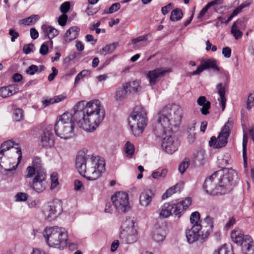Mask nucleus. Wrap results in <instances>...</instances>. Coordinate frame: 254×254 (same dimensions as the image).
Listing matches in <instances>:
<instances>
[{"label": "nucleus", "mask_w": 254, "mask_h": 254, "mask_svg": "<svg viewBox=\"0 0 254 254\" xmlns=\"http://www.w3.org/2000/svg\"><path fill=\"white\" fill-rule=\"evenodd\" d=\"M203 188L205 192L210 195H220L219 187L217 185V180L210 176L207 178L203 184Z\"/></svg>", "instance_id": "16"}, {"label": "nucleus", "mask_w": 254, "mask_h": 254, "mask_svg": "<svg viewBox=\"0 0 254 254\" xmlns=\"http://www.w3.org/2000/svg\"><path fill=\"white\" fill-rule=\"evenodd\" d=\"M17 88L13 85L3 86L0 88V96L2 98L11 96L17 92Z\"/></svg>", "instance_id": "28"}, {"label": "nucleus", "mask_w": 254, "mask_h": 254, "mask_svg": "<svg viewBox=\"0 0 254 254\" xmlns=\"http://www.w3.org/2000/svg\"><path fill=\"white\" fill-rule=\"evenodd\" d=\"M212 178H216L217 185L219 187L220 195L230 192L232 186L238 178L237 173L235 170L230 169H225L214 172L212 175Z\"/></svg>", "instance_id": "4"}, {"label": "nucleus", "mask_w": 254, "mask_h": 254, "mask_svg": "<svg viewBox=\"0 0 254 254\" xmlns=\"http://www.w3.org/2000/svg\"><path fill=\"white\" fill-rule=\"evenodd\" d=\"M73 115L64 113L60 116L55 125L56 135L64 139L71 138L74 135L75 123Z\"/></svg>", "instance_id": "3"}, {"label": "nucleus", "mask_w": 254, "mask_h": 254, "mask_svg": "<svg viewBox=\"0 0 254 254\" xmlns=\"http://www.w3.org/2000/svg\"><path fill=\"white\" fill-rule=\"evenodd\" d=\"M181 188V185L177 184L176 185L166 190L165 193L163 195L162 198L166 199L172 195L173 193L179 191Z\"/></svg>", "instance_id": "41"}, {"label": "nucleus", "mask_w": 254, "mask_h": 254, "mask_svg": "<svg viewBox=\"0 0 254 254\" xmlns=\"http://www.w3.org/2000/svg\"><path fill=\"white\" fill-rule=\"evenodd\" d=\"M170 71V68L164 69L163 68H157L154 70L149 71L147 74V77L149 79L150 84L155 85L158 78L163 76L166 73Z\"/></svg>", "instance_id": "17"}, {"label": "nucleus", "mask_w": 254, "mask_h": 254, "mask_svg": "<svg viewBox=\"0 0 254 254\" xmlns=\"http://www.w3.org/2000/svg\"><path fill=\"white\" fill-rule=\"evenodd\" d=\"M183 16V13L182 10L176 8L172 11L170 19L172 21H177L182 19Z\"/></svg>", "instance_id": "38"}, {"label": "nucleus", "mask_w": 254, "mask_h": 254, "mask_svg": "<svg viewBox=\"0 0 254 254\" xmlns=\"http://www.w3.org/2000/svg\"><path fill=\"white\" fill-rule=\"evenodd\" d=\"M231 238L234 243L240 245L244 241L245 236L240 229L235 228L231 233Z\"/></svg>", "instance_id": "27"}, {"label": "nucleus", "mask_w": 254, "mask_h": 254, "mask_svg": "<svg viewBox=\"0 0 254 254\" xmlns=\"http://www.w3.org/2000/svg\"><path fill=\"white\" fill-rule=\"evenodd\" d=\"M118 46V43H113L108 45L101 49L98 53L101 55H106L108 54L112 53Z\"/></svg>", "instance_id": "36"}, {"label": "nucleus", "mask_w": 254, "mask_h": 254, "mask_svg": "<svg viewBox=\"0 0 254 254\" xmlns=\"http://www.w3.org/2000/svg\"><path fill=\"white\" fill-rule=\"evenodd\" d=\"M73 117L78 126L87 131H93L105 117L103 106L98 100L81 101L73 107Z\"/></svg>", "instance_id": "1"}, {"label": "nucleus", "mask_w": 254, "mask_h": 254, "mask_svg": "<svg viewBox=\"0 0 254 254\" xmlns=\"http://www.w3.org/2000/svg\"><path fill=\"white\" fill-rule=\"evenodd\" d=\"M211 7L210 5V4H209L208 3L200 11L199 13L198 14L197 16L198 19H201L202 18L204 15L206 14V12L207 11L208 9Z\"/></svg>", "instance_id": "56"}, {"label": "nucleus", "mask_w": 254, "mask_h": 254, "mask_svg": "<svg viewBox=\"0 0 254 254\" xmlns=\"http://www.w3.org/2000/svg\"><path fill=\"white\" fill-rule=\"evenodd\" d=\"M212 68L219 72L220 71L219 67L216 64V61L214 59H208L203 62L197 68L196 70L192 72V75H197L200 74L204 69L208 68Z\"/></svg>", "instance_id": "20"}, {"label": "nucleus", "mask_w": 254, "mask_h": 254, "mask_svg": "<svg viewBox=\"0 0 254 254\" xmlns=\"http://www.w3.org/2000/svg\"><path fill=\"white\" fill-rule=\"evenodd\" d=\"M222 54L226 58H230L231 56V50L230 48L228 47L223 48L222 49Z\"/></svg>", "instance_id": "63"}, {"label": "nucleus", "mask_w": 254, "mask_h": 254, "mask_svg": "<svg viewBox=\"0 0 254 254\" xmlns=\"http://www.w3.org/2000/svg\"><path fill=\"white\" fill-rule=\"evenodd\" d=\"M37 170V173L40 172H46L44 169L42 167L41 159L37 157H35L33 159V166Z\"/></svg>", "instance_id": "40"}, {"label": "nucleus", "mask_w": 254, "mask_h": 254, "mask_svg": "<svg viewBox=\"0 0 254 254\" xmlns=\"http://www.w3.org/2000/svg\"><path fill=\"white\" fill-rule=\"evenodd\" d=\"M195 121H193L191 123L188 127V139L190 142L192 143L195 139V133L194 130L195 129Z\"/></svg>", "instance_id": "35"}, {"label": "nucleus", "mask_w": 254, "mask_h": 254, "mask_svg": "<svg viewBox=\"0 0 254 254\" xmlns=\"http://www.w3.org/2000/svg\"><path fill=\"white\" fill-rule=\"evenodd\" d=\"M180 141L172 131L169 132L163 139L162 142V147L163 149L168 154H172L176 151L180 146Z\"/></svg>", "instance_id": "10"}, {"label": "nucleus", "mask_w": 254, "mask_h": 254, "mask_svg": "<svg viewBox=\"0 0 254 254\" xmlns=\"http://www.w3.org/2000/svg\"><path fill=\"white\" fill-rule=\"evenodd\" d=\"M201 229L205 233V236H208L213 227V218L207 216L203 220L200 221Z\"/></svg>", "instance_id": "25"}, {"label": "nucleus", "mask_w": 254, "mask_h": 254, "mask_svg": "<svg viewBox=\"0 0 254 254\" xmlns=\"http://www.w3.org/2000/svg\"><path fill=\"white\" fill-rule=\"evenodd\" d=\"M51 189H54L59 184L57 173H55V172H53V173H52L51 175Z\"/></svg>", "instance_id": "48"}, {"label": "nucleus", "mask_w": 254, "mask_h": 254, "mask_svg": "<svg viewBox=\"0 0 254 254\" xmlns=\"http://www.w3.org/2000/svg\"><path fill=\"white\" fill-rule=\"evenodd\" d=\"M62 212L61 202L58 200L49 203L44 209L45 219L49 221L55 220Z\"/></svg>", "instance_id": "12"}, {"label": "nucleus", "mask_w": 254, "mask_h": 254, "mask_svg": "<svg viewBox=\"0 0 254 254\" xmlns=\"http://www.w3.org/2000/svg\"><path fill=\"white\" fill-rule=\"evenodd\" d=\"M175 209V205L174 203H164L158 210V213L159 217L161 219H165L169 217L171 215L174 214L173 211Z\"/></svg>", "instance_id": "21"}, {"label": "nucleus", "mask_w": 254, "mask_h": 254, "mask_svg": "<svg viewBox=\"0 0 254 254\" xmlns=\"http://www.w3.org/2000/svg\"><path fill=\"white\" fill-rule=\"evenodd\" d=\"M204 232L201 229L200 225H192L190 229L186 231V237L189 243H192L199 239H204L208 237L205 236Z\"/></svg>", "instance_id": "14"}, {"label": "nucleus", "mask_w": 254, "mask_h": 254, "mask_svg": "<svg viewBox=\"0 0 254 254\" xmlns=\"http://www.w3.org/2000/svg\"><path fill=\"white\" fill-rule=\"evenodd\" d=\"M16 201H24L27 199V195L24 192H18L15 195Z\"/></svg>", "instance_id": "53"}, {"label": "nucleus", "mask_w": 254, "mask_h": 254, "mask_svg": "<svg viewBox=\"0 0 254 254\" xmlns=\"http://www.w3.org/2000/svg\"><path fill=\"white\" fill-rule=\"evenodd\" d=\"M160 121L165 122L168 127H177L180 124L182 117V109L178 105H168L159 111L157 114Z\"/></svg>", "instance_id": "6"}, {"label": "nucleus", "mask_w": 254, "mask_h": 254, "mask_svg": "<svg viewBox=\"0 0 254 254\" xmlns=\"http://www.w3.org/2000/svg\"><path fill=\"white\" fill-rule=\"evenodd\" d=\"M52 73L49 74L48 76V79L49 81H53L55 76L58 74V70L57 69V68L55 67H52Z\"/></svg>", "instance_id": "61"}, {"label": "nucleus", "mask_w": 254, "mask_h": 254, "mask_svg": "<svg viewBox=\"0 0 254 254\" xmlns=\"http://www.w3.org/2000/svg\"><path fill=\"white\" fill-rule=\"evenodd\" d=\"M217 92L220 96V104L221 106L222 109L223 111L225 108L226 98L225 96V87L223 85L222 83H218L216 86Z\"/></svg>", "instance_id": "30"}, {"label": "nucleus", "mask_w": 254, "mask_h": 254, "mask_svg": "<svg viewBox=\"0 0 254 254\" xmlns=\"http://www.w3.org/2000/svg\"><path fill=\"white\" fill-rule=\"evenodd\" d=\"M43 234L50 247L61 249L66 246L67 234L64 228L58 226L46 227Z\"/></svg>", "instance_id": "5"}, {"label": "nucleus", "mask_w": 254, "mask_h": 254, "mask_svg": "<svg viewBox=\"0 0 254 254\" xmlns=\"http://www.w3.org/2000/svg\"><path fill=\"white\" fill-rule=\"evenodd\" d=\"M123 85L129 93H136L140 88V82L137 80L130 81Z\"/></svg>", "instance_id": "32"}, {"label": "nucleus", "mask_w": 254, "mask_h": 254, "mask_svg": "<svg viewBox=\"0 0 254 254\" xmlns=\"http://www.w3.org/2000/svg\"><path fill=\"white\" fill-rule=\"evenodd\" d=\"M112 201L118 212H126L130 209L128 195L126 192H117L112 197Z\"/></svg>", "instance_id": "9"}, {"label": "nucleus", "mask_w": 254, "mask_h": 254, "mask_svg": "<svg viewBox=\"0 0 254 254\" xmlns=\"http://www.w3.org/2000/svg\"><path fill=\"white\" fill-rule=\"evenodd\" d=\"M189 164L188 161H183L180 164V165L179 166V168H178L179 171H180V172L181 174L184 173L185 172V171H186V170L189 167Z\"/></svg>", "instance_id": "54"}, {"label": "nucleus", "mask_w": 254, "mask_h": 254, "mask_svg": "<svg viewBox=\"0 0 254 254\" xmlns=\"http://www.w3.org/2000/svg\"><path fill=\"white\" fill-rule=\"evenodd\" d=\"M23 117V111L20 109H16L14 111L13 119L15 122L20 121Z\"/></svg>", "instance_id": "47"}, {"label": "nucleus", "mask_w": 254, "mask_h": 254, "mask_svg": "<svg viewBox=\"0 0 254 254\" xmlns=\"http://www.w3.org/2000/svg\"><path fill=\"white\" fill-rule=\"evenodd\" d=\"M165 238V231L162 228H156L153 231V238L157 242H162Z\"/></svg>", "instance_id": "33"}, {"label": "nucleus", "mask_w": 254, "mask_h": 254, "mask_svg": "<svg viewBox=\"0 0 254 254\" xmlns=\"http://www.w3.org/2000/svg\"><path fill=\"white\" fill-rule=\"evenodd\" d=\"M41 29L44 36L48 37V39L51 40L59 34V31L54 27L47 24H43L41 26Z\"/></svg>", "instance_id": "26"}, {"label": "nucleus", "mask_w": 254, "mask_h": 254, "mask_svg": "<svg viewBox=\"0 0 254 254\" xmlns=\"http://www.w3.org/2000/svg\"><path fill=\"white\" fill-rule=\"evenodd\" d=\"M46 172H40L29 182L30 188L38 193L43 192L48 186Z\"/></svg>", "instance_id": "13"}, {"label": "nucleus", "mask_w": 254, "mask_h": 254, "mask_svg": "<svg viewBox=\"0 0 254 254\" xmlns=\"http://www.w3.org/2000/svg\"><path fill=\"white\" fill-rule=\"evenodd\" d=\"M152 130L156 136L160 138L168 134L169 132L173 131V128L171 127H168L165 122L160 121L159 117L157 116L156 122L153 125Z\"/></svg>", "instance_id": "15"}, {"label": "nucleus", "mask_w": 254, "mask_h": 254, "mask_svg": "<svg viewBox=\"0 0 254 254\" xmlns=\"http://www.w3.org/2000/svg\"><path fill=\"white\" fill-rule=\"evenodd\" d=\"M34 47V46L33 44H26L23 48V52L26 54H28L32 51Z\"/></svg>", "instance_id": "59"}, {"label": "nucleus", "mask_w": 254, "mask_h": 254, "mask_svg": "<svg viewBox=\"0 0 254 254\" xmlns=\"http://www.w3.org/2000/svg\"><path fill=\"white\" fill-rule=\"evenodd\" d=\"M191 198L188 197L182 201L174 203L175 209L174 210L173 213L175 217L180 218L184 211L191 205Z\"/></svg>", "instance_id": "18"}, {"label": "nucleus", "mask_w": 254, "mask_h": 254, "mask_svg": "<svg viewBox=\"0 0 254 254\" xmlns=\"http://www.w3.org/2000/svg\"><path fill=\"white\" fill-rule=\"evenodd\" d=\"M147 35H143L141 36H139L136 38L133 39L131 40V42L130 43V44H133V46L132 48L134 49H138L139 48V47L137 45V43L143 41H146L147 40Z\"/></svg>", "instance_id": "46"}, {"label": "nucleus", "mask_w": 254, "mask_h": 254, "mask_svg": "<svg viewBox=\"0 0 254 254\" xmlns=\"http://www.w3.org/2000/svg\"><path fill=\"white\" fill-rule=\"evenodd\" d=\"M174 4L173 3H169L167 4L166 6L162 7L161 9V11L162 14L164 15H165L167 13H168L169 11L174 7Z\"/></svg>", "instance_id": "55"}, {"label": "nucleus", "mask_w": 254, "mask_h": 254, "mask_svg": "<svg viewBox=\"0 0 254 254\" xmlns=\"http://www.w3.org/2000/svg\"><path fill=\"white\" fill-rule=\"evenodd\" d=\"M231 127V123L228 121L222 128L217 138L215 136L211 137L210 140L209 141V145L214 148L224 147L227 143V139L230 134Z\"/></svg>", "instance_id": "8"}, {"label": "nucleus", "mask_w": 254, "mask_h": 254, "mask_svg": "<svg viewBox=\"0 0 254 254\" xmlns=\"http://www.w3.org/2000/svg\"><path fill=\"white\" fill-rule=\"evenodd\" d=\"M128 124L135 136L142 134L147 124V113L144 108L141 106L134 108L128 119Z\"/></svg>", "instance_id": "7"}, {"label": "nucleus", "mask_w": 254, "mask_h": 254, "mask_svg": "<svg viewBox=\"0 0 254 254\" xmlns=\"http://www.w3.org/2000/svg\"><path fill=\"white\" fill-rule=\"evenodd\" d=\"M124 150L126 156L128 158H130L132 157L134 153V146L130 142L127 141L125 144Z\"/></svg>", "instance_id": "37"}, {"label": "nucleus", "mask_w": 254, "mask_h": 254, "mask_svg": "<svg viewBox=\"0 0 254 254\" xmlns=\"http://www.w3.org/2000/svg\"><path fill=\"white\" fill-rule=\"evenodd\" d=\"M120 239L125 244H132L137 240L136 229L122 231L120 235Z\"/></svg>", "instance_id": "19"}, {"label": "nucleus", "mask_w": 254, "mask_h": 254, "mask_svg": "<svg viewBox=\"0 0 254 254\" xmlns=\"http://www.w3.org/2000/svg\"><path fill=\"white\" fill-rule=\"evenodd\" d=\"M248 140L247 134L244 132L243 138V156L245 162L247 160V145Z\"/></svg>", "instance_id": "45"}, {"label": "nucleus", "mask_w": 254, "mask_h": 254, "mask_svg": "<svg viewBox=\"0 0 254 254\" xmlns=\"http://www.w3.org/2000/svg\"><path fill=\"white\" fill-rule=\"evenodd\" d=\"M154 194L150 189L144 190L140 194L139 197V203L142 206H148L151 201Z\"/></svg>", "instance_id": "23"}, {"label": "nucleus", "mask_w": 254, "mask_h": 254, "mask_svg": "<svg viewBox=\"0 0 254 254\" xmlns=\"http://www.w3.org/2000/svg\"><path fill=\"white\" fill-rule=\"evenodd\" d=\"M41 143L43 147H51L55 143L54 135L49 130H45L41 135Z\"/></svg>", "instance_id": "22"}, {"label": "nucleus", "mask_w": 254, "mask_h": 254, "mask_svg": "<svg viewBox=\"0 0 254 254\" xmlns=\"http://www.w3.org/2000/svg\"><path fill=\"white\" fill-rule=\"evenodd\" d=\"M55 104L53 98L44 99L42 101V106L43 108H45L51 104Z\"/></svg>", "instance_id": "64"}, {"label": "nucleus", "mask_w": 254, "mask_h": 254, "mask_svg": "<svg viewBox=\"0 0 254 254\" xmlns=\"http://www.w3.org/2000/svg\"><path fill=\"white\" fill-rule=\"evenodd\" d=\"M80 29L77 26H72L68 29L65 33L64 40L69 42L75 39L78 36Z\"/></svg>", "instance_id": "29"}, {"label": "nucleus", "mask_w": 254, "mask_h": 254, "mask_svg": "<svg viewBox=\"0 0 254 254\" xmlns=\"http://www.w3.org/2000/svg\"><path fill=\"white\" fill-rule=\"evenodd\" d=\"M236 218L234 217H231L229 221L226 223V224L225 225V227L226 229H228L232 227L235 223H236Z\"/></svg>", "instance_id": "62"}, {"label": "nucleus", "mask_w": 254, "mask_h": 254, "mask_svg": "<svg viewBox=\"0 0 254 254\" xmlns=\"http://www.w3.org/2000/svg\"><path fill=\"white\" fill-rule=\"evenodd\" d=\"M135 222L132 218H129L127 219L123 223L122 227L123 228V231L130 230L131 229H136L134 227Z\"/></svg>", "instance_id": "39"}, {"label": "nucleus", "mask_w": 254, "mask_h": 254, "mask_svg": "<svg viewBox=\"0 0 254 254\" xmlns=\"http://www.w3.org/2000/svg\"><path fill=\"white\" fill-rule=\"evenodd\" d=\"M200 214L197 211L192 212L190 216V221L192 225H200Z\"/></svg>", "instance_id": "44"}, {"label": "nucleus", "mask_w": 254, "mask_h": 254, "mask_svg": "<svg viewBox=\"0 0 254 254\" xmlns=\"http://www.w3.org/2000/svg\"><path fill=\"white\" fill-rule=\"evenodd\" d=\"M67 20V16L66 14L61 15L58 19V23L60 25L64 26L65 25Z\"/></svg>", "instance_id": "57"}, {"label": "nucleus", "mask_w": 254, "mask_h": 254, "mask_svg": "<svg viewBox=\"0 0 254 254\" xmlns=\"http://www.w3.org/2000/svg\"><path fill=\"white\" fill-rule=\"evenodd\" d=\"M213 254H234L232 249H228L226 244L215 250Z\"/></svg>", "instance_id": "43"}, {"label": "nucleus", "mask_w": 254, "mask_h": 254, "mask_svg": "<svg viewBox=\"0 0 254 254\" xmlns=\"http://www.w3.org/2000/svg\"><path fill=\"white\" fill-rule=\"evenodd\" d=\"M121 5L119 3H113L109 9V13H113L120 8Z\"/></svg>", "instance_id": "58"}, {"label": "nucleus", "mask_w": 254, "mask_h": 254, "mask_svg": "<svg viewBox=\"0 0 254 254\" xmlns=\"http://www.w3.org/2000/svg\"><path fill=\"white\" fill-rule=\"evenodd\" d=\"M39 70V67L36 65L32 64L27 68L26 73L30 75H33Z\"/></svg>", "instance_id": "51"}, {"label": "nucleus", "mask_w": 254, "mask_h": 254, "mask_svg": "<svg viewBox=\"0 0 254 254\" xmlns=\"http://www.w3.org/2000/svg\"><path fill=\"white\" fill-rule=\"evenodd\" d=\"M26 174L25 175V177L27 178H30L32 177L33 176H36L37 174V170L35 169L32 166H28L26 169Z\"/></svg>", "instance_id": "50"}, {"label": "nucleus", "mask_w": 254, "mask_h": 254, "mask_svg": "<svg viewBox=\"0 0 254 254\" xmlns=\"http://www.w3.org/2000/svg\"><path fill=\"white\" fill-rule=\"evenodd\" d=\"M12 148H15L16 149V152L18 154V157L17 158L18 162L16 165L13 166L11 169H5V170L8 172L15 170L17 167V165L20 163L22 158L21 150L20 148L18 147V145L17 144L14 143V142L11 140L5 141L0 146L1 150L0 151V167L1 168H3L1 164H4V161H2V158L5 155V152Z\"/></svg>", "instance_id": "11"}, {"label": "nucleus", "mask_w": 254, "mask_h": 254, "mask_svg": "<svg viewBox=\"0 0 254 254\" xmlns=\"http://www.w3.org/2000/svg\"><path fill=\"white\" fill-rule=\"evenodd\" d=\"M197 104L199 106H202L201 109V113L204 115L209 114L208 110L210 108V103L209 101H206L204 96H200L197 101Z\"/></svg>", "instance_id": "31"}, {"label": "nucleus", "mask_w": 254, "mask_h": 254, "mask_svg": "<svg viewBox=\"0 0 254 254\" xmlns=\"http://www.w3.org/2000/svg\"><path fill=\"white\" fill-rule=\"evenodd\" d=\"M254 106V91L249 94L247 102V109L248 110L251 109Z\"/></svg>", "instance_id": "49"}, {"label": "nucleus", "mask_w": 254, "mask_h": 254, "mask_svg": "<svg viewBox=\"0 0 254 254\" xmlns=\"http://www.w3.org/2000/svg\"><path fill=\"white\" fill-rule=\"evenodd\" d=\"M105 162L98 156L86 155L79 151L75 160V167L79 174L88 180L97 179L105 170Z\"/></svg>", "instance_id": "2"}, {"label": "nucleus", "mask_w": 254, "mask_h": 254, "mask_svg": "<svg viewBox=\"0 0 254 254\" xmlns=\"http://www.w3.org/2000/svg\"><path fill=\"white\" fill-rule=\"evenodd\" d=\"M84 189L82 183L78 180H75L74 181V189L76 190H81Z\"/></svg>", "instance_id": "60"}, {"label": "nucleus", "mask_w": 254, "mask_h": 254, "mask_svg": "<svg viewBox=\"0 0 254 254\" xmlns=\"http://www.w3.org/2000/svg\"><path fill=\"white\" fill-rule=\"evenodd\" d=\"M242 246L243 252L246 254H252L254 252V243L252 238L249 235L245 236V239Z\"/></svg>", "instance_id": "24"}, {"label": "nucleus", "mask_w": 254, "mask_h": 254, "mask_svg": "<svg viewBox=\"0 0 254 254\" xmlns=\"http://www.w3.org/2000/svg\"><path fill=\"white\" fill-rule=\"evenodd\" d=\"M231 32L236 40H238L242 37L243 33L238 29L237 22H234L233 24Z\"/></svg>", "instance_id": "42"}, {"label": "nucleus", "mask_w": 254, "mask_h": 254, "mask_svg": "<svg viewBox=\"0 0 254 254\" xmlns=\"http://www.w3.org/2000/svg\"><path fill=\"white\" fill-rule=\"evenodd\" d=\"M128 92L123 85L122 87H119L115 94V99L117 101H121L126 98Z\"/></svg>", "instance_id": "34"}, {"label": "nucleus", "mask_w": 254, "mask_h": 254, "mask_svg": "<svg viewBox=\"0 0 254 254\" xmlns=\"http://www.w3.org/2000/svg\"><path fill=\"white\" fill-rule=\"evenodd\" d=\"M69 8L70 2L69 1L64 2L60 6V10L64 14L68 12Z\"/></svg>", "instance_id": "52"}]
</instances>
